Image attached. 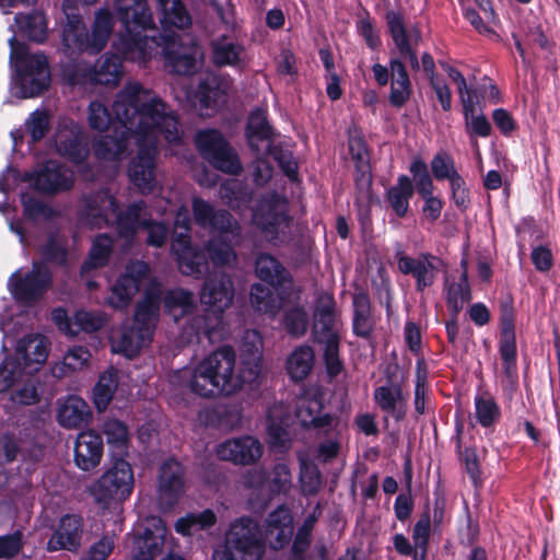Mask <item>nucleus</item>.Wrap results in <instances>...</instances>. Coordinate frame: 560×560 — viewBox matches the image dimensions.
<instances>
[{
    "instance_id": "1",
    "label": "nucleus",
    "mask_w": 560,
    "mask_h": 560,
    "mask_svg": "<svg viewBox=\"0 0 560 560\" xmlns=\"http://www.w3.org/2000/svg\"><path fill=\"white\" fill-rule=\"evenodd\" d=\"M113 113L119 126L114 136H102L93 143L97 159L118 162L127 156L133 142L137 154L128 165L130 182L142 194L158 187V148L163 138L168 145L182 143V133L173 110L152 91L139 82H127L113 103Z\"/></svg>"
},
{
    "instance_id": "2",
    "label": "nucleus",
    "mask_w": 560,
    "mask_h": 560,
    "mask_svg": "<svg viewBox=\"0 0 560 560\" xmlns=\"http://www.w3.org/2000/svg\"><path fill=\"white\" fill-rule=\"evenodd\" d=\"M240 369L231 347H221L194 365L174 371L168 383L174 390H187L203 398L232 395L254 381L261 368L262 339L257 330H246L241 342Z\"/></svg>"
},
{
    "instance_id": "3",
    "label": "nucleus",
    "mask_w": 560,
    "mask_h": 560,
    "mask_svg": "<svg viewBox=\"0 0 560 560\" xmlns=\"http://www.w3.org/2000/svg\"><path fill=\"white\" fill-rule=\"evenodd\" d=\"M161 300H163L166 312L175 320H178L195 306L191 292L177 289L168 291L161 298L160 287L153 285L145 292L143 300L138 303L132 324L125 325L112 334L110 341L114 352L133 358L151 342L159 318Z\"/></svg>"
},
{
    "instance_id": "4",
    "label": "nucleus",
    "mask_w": 560,
    "mask_h": 560,
    "mask_svg": "<svg viewBox=\"0 0 560 560\" xmlns=\"http://www.w3.org/2000/svg\"><path fill=\"white\" fill-rule=\"evenodd\" d=\"M82 217L91 228L115 224L119 236L127 243H131L141 229L148 232L147 244L150 246H163L168 236L167 225L152 220L143 201L131 203L125 211H119L108 191H100L86 198Z\"/></svg>"
},
{
    "instance_id": "5",
    "label": "nucleus",
    "mask_w": 560,
    "mask_h": 560,
    "mask_svg": "<svg viewBox=\"0 0 560 560\" xmlns=\"http://www.w3.org/2000/svg\"><path fill=\"white\" fill-rule=\"evenodd\" d=\"M114 7L124 26L116 49L128 61L144 65L159 52L160 42L142 35L154 30L155 22L148 0H115Z\"/></svg>"
},
{
    "instance_id": "6",
    "label": "nucleus",
    "mask_w": 560,
    "mask_h": 560,
    "mask_svg": "<svg viewBox=\"0 0 560 560\" xmlns=\"http://www.w3.org/2000/svg\"><path fill=\"white\" fill-rule=\"evenodd\" d=\"M66 23L62 30V45L66 52H89L96 55L102 51L114 31L115 18L107 8L95 11L90 28L83 18L63 4Z\"/></svg>"
},
{
    "instance_id": "7",
    "label": "nucleus",
    "mask_w": 560,
    "mask_h": 560,
    "mask_svg": "<svg viewBox=\"0 0 560 560\" xmlns=\"http://www.w3.org/2000/svg\"><path fill=\"white\" fill-rule=\"evenodd\" d=\"M191 206L196 223L220 234L207 245L211 261L217 266L233 264L236 260V254L226 238L240 236V224L228 211L215 210L212 205L199 197L192 198Z\"/></svg>"
},
{
    "instance_id": "8",
    "label": "nucleus",
    "mask_w": 560,
    "mask_h": 560,
    "mask_svg": "<svg viewBox=\"0 0 560 560\" xmlns=\"http://www.w3.org/2000/svg\"><path fill=\"white\" fill-rule=\"evenodd\" d=\"M10 59L18 73L21 96L34 97L45 91L50 83L47 58L39 52L31 54L24 45L18 44L15 36L9 39Z\"/></svg>"
},
{
    "instance_id": "9",
    "label": "nucleus",
    "mask_w": 560,
    "mask_h": 560,
    "mask_svg": "<svg viewBox=\"0 0 560 560\" xmlns=\"http://www.w3.org/2000/svg\"><path fill=\"white\" fill-rule=\"evenodd\" d=\"M265 544L256 521L250 517L235 520L225 535L222 550H215L212 560H260Z\"/></svg>"
},
{
    "instance_id": "10",
    "label": "nucleus",
    "mask_w": 560,
    "mask_h": 560,
    "mask_svg": "<svg viewBox=\"0 0 560 560\" xmlns=\"http://www.w3.org/2000/svg\"><path fill=\"white\" fill-rule=\"evenodd\" d=\"M340 329L341 325L336 317L332 296L320 295L314 314L313 335L314 339L324 346V358L330 375H337L341 370L338 355Z\"/></svg>"
},
{
    "instance_id": "11",
    "label": "nucleus",
    "mask_w": 560,
    "mask_h": 560,
    "mask_svg": "<svg viewBox=\"0 0 560 560\" xmlns=\"http://www.w3.org/2000/svg\"><path fill=\"white\" fill-rule=\"evenodd\" d=\"M62 75L71 85L102 84L116 86L122 79L124 66L117 55L105 54L93 68L82 62L66 65Z\"/></svg>"
},
{
    "instance_id": "12",
    "label": "nucleus",
    "mask_w": 560,
    "mask_h": 560,
    "mask_svg": "<svg viewBox=\"0 0 560 560\" xmlns=\"http://www.w3.org/2000/svg\"><path fill=\"white\" fill-rule=\"evenodd\" d=\"M175 229L183 231H175L172 241L171 250L176 256L178 269L183 275L191 276L195 278L201 277L208 269V262L203 253L190 245L188 232L191 226V219L189 210L186 207H180L175 215Z\"/></svg>"
},
{
    "instance_id": "13",
    "label": "nucleus",
    "mask_w": 560,
    "mask_h": 560,
    "mask_svg": "<svg viewBox=\"0 0 560 560\" xmlns=\"http://www.w3.org/2000/svg\"><path fill=\"white\" fill-rule=\"evenodd\" d=\"M252 222L269 241L285 235L290 225L288 200L278 194L262 197L253 210Z\"/></svg>"
},
{
    "instance_id": "14",
    "label": "nucleus",
    "mask_w": 560,
    "mask_h": 560,
    "mask_svg": "<svg viewBox=\"0 0 560 560\" xmlns=\"http://www.w3.org/2000/svg\"><path fill=\"white\" fill-rule=\"evenodd\" d=\"M133 483L130 464L119 458L91 486L90 491L101 503H108L112 500L124 501L131 494Z\"/></svg>"
},
{
    "instance_id": "15",
    "label": "nucleus",
    "mask_w": 560,
    "mask_h": 560,
    "mask_svg": "<svg viewBox=\"0 0 560 560\" xmlns=\"http://www.w3.org/2000/svg\"><path fill=\"white\" fill-rule=\"evenodd\" d=\"M196 145L200 154L217 170L229 174H237L242 171L237 154L219 131L212 129L199 131L196 136Z\"/></svg>"
},
{
    "instance_id": "16",
    "label": "nucleus",
    "mask_w": 560,
    "mask_h": 560,
    "mask_svg": "<svg viewBox=\"0 0 560 560\" xmlns=\"http://www.w3.org/2000/svg\"><path fill=\"white\" fill-rule=\"evenodd\" d=\"M349 151L352 159L358 162L360 175L357 178L358 185V215L363 225L370 222V207L373 200L371 175L368 165V150L361 133L357 129L349 130Z\"/></svg>"
},
{
    "instance_id": "17",
    "label": "nucleus",
    "mask_w": 560,
    "mask_h": 560,
    "mask_svg": "<svg viewBox=\"0 0 560 560\" xmlns=\"http://www.w3.org/2000/svg\"><path fill=\"white\" fill-rule=\"evenodd\" d=\"M24 180L40 192L55 195L71 189L74 184V175L66 165L57 161H47L32 173H26Z\"/></svg>"
},
{
    "instance_id": "18",
    "label": "nucleus",
    "mask_w": 560,
    "mask_h": 560,
    "mask_svg": "<svg viewBox=\"0 0 560 560\" xmlns=\"http://www.w3.org/2000/svg\"><path fill=\"white\" fill-rule=\"evenodd\" d=\"M392 38L399 56L409 61L413 71L420 69L416 48L421 42V32L417 25H407L402 16L394 11L386 14Z\"/></svg>"
},
{
    "instance_id": "19",
    "label": "nucleus",
    "mask_w": 560,
    "mask_h": 560,
    "mask_svg": "<svg viewBox=\"0 0 560 560\" xmlns=\"http://www.w3.org/2000/svg\"><path fill=\"white\" fill-rule=\"evenodd\" d=\"M51 282V276L43 264H34L31 272L22 276L14 272L9 279L8 287L13 296L23 303H31L43 295Z\"/></svg>"
},
{
    "instance_id": "20",
    "label": "nucleus",
    "mask_w": 560,
    "mask_h": 560,
    "mask_svg": "<svg viewBox=\"0 0 560 560\" xmlns=\"http://www.w3.org/2000/svg\"><path fill=\"white\" fill-rule=\"evenodd\" d=\"M149 267L143 261H133L126 267L117 282L112 287L108 304L115 308H124L129 305L133 295L139 291L147 278Z\"/></svg>"
},
{
    "instance_id": "21",
    "label": "nucleus",
    "mask_w": 560,
    "mask_h": 560,
    "mask_svg": "<svg viewBox=\"0 0 560 560\" xmlns=\"http://www.w3.org/2000/svg\"><path fill=\"white\" fill-rule=\"evenodd\" d=\"M54 142L57 152L74 163L84 161L89 154L81 128L72 119L62 118L59 120Z\"/></svg>"
},
{
    "instance_id": "22",
    "label": "nucleus",
    "mask_w": 560,
    "mask_h": 560,
    "mask_svg": "<svg viewBox=\"0 0 560 560\" xmlns=\"http://www.w3.org/2000/svg\"><path fill=\"white\" fill-rule=\"evenodd\" d=\"M234 298V287L232 279L226 273H220L210 277L205 283L200 292V302L217 318L225 310H228Z\"/></svg>"
},
{
    "instance_id": "23",
    "label": "nucleus",
    "mask_w": 560,
    "mask_h": 560,
    "mask_svg": "<svg viewBox=\"0 0 560 560\" xmlns=\"http://www.w3.org/2000/svg\"><path fill=\"white\" fill-rule=\"evenodd\" d=\"M262 453V444L252 435L226 440L217 447V454L220 459L238 465L255 464L260 459Z\"/></svg>"
},
{
    "instance_id": "24",
    "label": "nucleus",
    "mask_w": 560,
    "mask_h": 560,
    "mask_svg": "<svg viewBox=\"0 0 560 560\" xmlns=\"http://www.w3.org/2000/svg\"><path fill=\"white\" fill-rule=\"evenodd\" d=\"M162 54L166 66L178 74H190L196 69L200 50L196 45H182L175 35L163 38Z\"/></svg>"
},
{
    "instance_id": "25",
    "label": "nucleus",
    "mask_w": 560,
    "mask_h": 560,
    "mask_svg": "<svg viewBox=\"0 0 560 560\" xmlns=\"http://www.w3.org/2000/svg\"><path fill=\"white\" fill-rule=\"evenodd\" d=\"M166 532L160 517L148 518L142 534L135 537L132 560H154L162 552Z\"/></svg>"
},
{
    "instance_id": "26",
    "label": "nucleus",
    "mask_w": 560,
    "mask_h": 560,
    "mask_svg": "<svg viewBox=\"0 0 560 560\" xmlns=\"http://www.w3.org/2000/svg\"><path fill=\"white\" fill-rule=\"evenodd\" d=\"M83 536V522L78 515L61 517L57 529L47 542L49 551L68 550L78 551Z\"/></svg>"
},
{
    "instance_id": "27",
    "label": "nucleus",
    "mask_w": 560,
    "mask_h": 560,
    "mask_svg": "<svg viewBox=\"0 0 560 560\" xmlns=\"http://www.w3.org/2000/svg\"><path fill=\"white\" fill-rule=\"evenodd\" d=\"M293 535V517L288 508L280 505L272 511L265 525V539L272 549L287 546Z\"/></svg>"
},
{
    "instance_id": "28",
    "label": "nucleus",
    "mask_w": 560,
    "mask_h": 560,
    "mask_svg": "<svg viewBox=\"0 0 560 560\" xmlns=\"http://www.w3.org/2000/svg\"><path fill=\"white\" fill-rule=\"evenodd\" d=\"M184 492L183 468L174 459L166 460L161 467L159 477L160 503L171 508Z\"/></svg>"
},
{
    "instance_id": "29",
    "label": "nucleus",
    "mask_w": 560,
    "mask_h": 560,
    "mask_svg": "<svg viewBox=\"0 0 560 560\" xmlns=\"http://www.w3.org/2000/svg\"><path fill=\"white\" fill-rule=\"evenodd\" d=\"M48 353L49 340L43 335L31 334L16 342L13 358L26 369L35 365L33 370L37 371L46 362Z\"/></svg>"
},
{
    "instance_id": "30",
    "label": "nucleus",
    "mask_w": 560,
    "mask_h": 560,
    "mask_svg": "<svg viewBox=\"0 0 560 560\" xmlns=\"http://www.w3.org/2000/svg\"><path fill=\"white\" fill-rule=\"evenodd\" d=\"M103 457V440L93 431L81 432L74 444V463L81 470L96 468Z\"/></svg>"
},
{
    "instance_id": "31",
    "label": "nucleus",
    "mask_w": 560,
    "mask_h": 560,
    "mask_svg": "<svg viewBox=\"0 0 560 560\" xmlns=\"http://www.w3.org/2000/svg\"><path fill=\"white\" fill-rule=\"evenodd\" d=\"M159 22L164 31L189 28L192 19L182 0H155Z\"/></svg>"
},
{
    "instance_id": "32",
    "label": "nucleus",
    "mask_w": 560,
    "mask_h": 560,
    "mask_svg": "<svg viewBox=\"0 0 560 560\" xmlns=\"http://www.w3.org/2000/svg\"><path fill=\"white\" fill-rule=\"evenodd\" d=\"M436 261L434 257L421 256L411 258L404 256L398 260V268L406 275H412L417 281V289L423 291L432 285L436 278Z\"/></svg>"
},
{
    "instance_id": "33",
    "label": "nucleus",
    "mask_w": 560,
    "mask_h": 560,
    "mask_svg": "<svg viewBox=\"0 0 560 560\" xmlns=\"http://www.w3.org/2000/svg\"><path fill=\"white\" fill-rule=\"evenodd\" d=\"M196 98L201 115L210 116L226 101V86L215 75H209L197 90Z\"/></svg>"
},
{
    "instance_id": "34",
    "label": "nucleus",
    "mask_w": 560,
    "mask_h": 560,
    "mask_svg": "<svg viewBox=\"0 0 560 560\" xmlns=\"http://www.w3.org/2000/svg\"><path fill=\"white\" fill-rule=\"evenodd\" d=\"M89 405L79 396L71 395L58 404L57 420L66 429H79L89 422Z\"/></svg>"
},
{
    "instance_id": "35",
    "label": "nucleus",
    "mask_w": 560,
    "mask_h": 560,
    "mask_svg": "<svg viewBox=\"0 0 560 560\" xmlns=\"http://www.w3.org/2000/svg\"><path fill=\"white\" fill-rule=\"evenodd\" d=\"M373 397L381 410L392 415L396 420L404 418L407 397L402 393L400 384L388 383L378 386L374 389Z\"/></svg>"
},
{
    "instance_id": "36",
    "label": "nucleus",
    "mask_w": 560,
    "mask_h": 560,
    "mask_svg": "<svg viewBox=\"0 0 560 560\" xmlns=\"http://www.w3.org/2000/svg\"><path fill=\"white\" fill-rule=\"evenodd\" d=\"M268 436L270 447L279 452H285L290 448L291 440L285 429L288 417L283 404H275L268 409Z\"/></svg>"
},
{
    "instance_id": "37",
    "label": "nucleus",
    "mask_w": 560,
    "mask_h": 560,
    "mask_svg": "<svg viewBox=\"0 0 560 560\" xmlns=\"http://www.w3.org/2000/svg\"><path fill=\"white\" fill-rule=\"evenodd\" d=\"M322 401L310 392L298 399L295 415L303 427L325 428L330 425L331 417L322 413Z\"/></svg>"
},
{
    "instance_id": "38",
    "label": "nucleus",
    "mask_w": 560,
    "mask_h": 560,
    "mask_svg": "<svg viewBox=\"0 0 560 560\" xmlns=\"http://www.w3.org/2000/svg\"><path fill=\"white\" fill-rule=\"evenodd\" d=\"M390 93L389 102L396 107H401L411 95V83L406 67L399 58L389 60Z\"/></svg>"
},
{
    "instance_id": "39",
    "label": "nucleus",
    "mask_w": 560,
    "mask_h": 560,
    "mask_svg": "<svg viewBox=\"0 0 560 560\" xmlns=\"http://www.w3.org/2000/svg\"><path fill=\"white\" fill-rule=\"evenodd\" d=\"M256 276L269 283L272 288L284 287L288 280V273L284 267L277 258L269 254H259L255 261Z\"/></svg>"
},
{
    "instance_id": "40",
    "label": "nucleus",
    "mask_w": 560,
    "mask_h": 560,
    "mask_svg": "<svg viewBox=\"0 0 560 560\" xmlns=\"http://www.w3.org/2000/svg\"><path fill=\"white\" fill-rule=\"evenodd\" d=\"M12 31L32 40L42 43L46 37V19L40 12L31 14H18L14 18Z\"/></svg>"
},
{
    "instance_id": "41",
    "label": "nucleus",
    "mask_w": 560,
    "mask_h": 560,
    "mask_svg": "<svg viewBox=\"0 0 560 560\" xmlns=\"http://www.w3.org/2000/svg\"><path fill=\"white\" fill-rule=\"evenodd\" d=\"M91 360V352L82 346H73L65 353L61 362L56 363L51 373L55 377L61 378L68 373L82 371L88 368Z\"/></svg>"
},
{
    "instance_id": "42",
    "label": "nucleus",
    "mask_w": 560,
    "mask_h": 560,
    "mask_svg": "<svg viewBox=\"0 0 560 560\" xmlns=\"http://www.w3.org/2000/svg\"><path fill=\"white\" fill-rule=\"evenodd\" d=\"M103 433L115 456L122 458L127 455L130 436L125 423L116 419H108L103 424Z\"/></svg>"
},
{
    "instance_id": "43",
    "label": "nucleus",
    "mask_w": 560,
    "mask_h": 560,
    "mask_svg": "<svg viewBox=\"0 0 560 560\" xmlns=\"http://www.w3.org/2000/svg\"><path fill=\"white\" fill-rule=\"evenodd\" d=\"M118 386V373L110 368L102 373L93 388V402L98 411H104L110 404Z\"/></svg>"
},
{
    "instance_id": "44",
    "label": "nucleus",
    "mask_w": 560,
    "mask_h": 560,
    "mask_svg": "<svg viewBox=\"0 0 560 560\" xmlns=\"http://www.w3.org/2000/svg\"><path fill=\"white\" fill-rule=\"evenodd\" d=\"M500 354L506 377L513 380L515 377L516 366V342L513 324L508 319H504L503 322Z\"/></svg>"
},
{
    "instance_id": "45",
    "label": "nucleus",
    "mask_w": 560,
    "mask_h": 560,
    "mask_svg": "<svg viewBox=\"0 0 560 560\" xmlns=\"http://www.w3.org/2000/svg\"><path fill=\"white\" fill-rule=\"evenodd\" d=\"M314 364V352L308 346L295 348L287 359V371L294 381L304 380Z\"/></svg>"
},
{
    "instance_id": "46",
    "label": "nucleus",
    "mask_w": 560,
    "mask_h": 560,
    "mask_svg": "<svg viewBox=\"0 0 560 560\" xmlns=\"http://www.w3.org/2000/svg\"><path fill=\"white\" fill-rule=\"evenodd\" d=\"M250 304L258 312L275 316L282 307L283 299L270 288L256 283L250 290Z\"/></svg>"
},
{
    "instance_id": "47",
    "label": "nucleus",
    "mask_w": 560,
    "mask_h": 560,
    "mask_svg": "<svg viewBox=\"0 0 560 560\" xmlns=\"http://www.w3.org/2000/svg\"><path fill=\"white\" fill-rule=\"evenodd\" d=\"M412 195L411 180L405 175L400 176L397 184L387 190V201L396 215L402 218L407 214Z\"/></svg>"
},
{
    "instance_id": "48",
    "label": "nucleus",
    "mask_w": 560,
    "mask_h": 560,
    "mask_svg": "<svg viewBox=\"0 0 560 560\" xmlns=\"http://www.w3.org/2000/svg\"><path fill=\"white\" fill-rule=\"evenodd\" d=\"M40 394V382L31 372L12 389L10 400L16 406H33L39 402Z\"/></svg>"
},
{
    "instance_id": "49",
    "label": "nucleus",
    "mask_w": 560,
    "mask_h": 560,
    "mask_svg": "<svg viewBox=\"0 0 560 560\" xmlns=\"http://www.w3.org/2000/svg\"><path fill=\"white\" fill-rule=\"evenodd\" d=\"M217 516L213 511L205 510L199 513H189L175 523V530L183 536H192L200 530L214 525Z\"/></svg>"
},
{
    "instance_id": "50",
    "label": "nucleus",
    "mask_w": 560,
    "mask_h": 560,
    "mask_svg": "<svg viewBox=\"0 0 560 560\" xmlns=\"http://www.w3.org/2000/svg\"><path fill=\"white\" fill-rule=\"evenodd\" d=\"M271 129L267 122L265 112L257 109L252 113L247 125V137L253 150L259 151L258 142L265 143L266 150L270 149L269 137Z\"/></svg>"
},
{
    "instance_id": "51",
    "label": "nucleus",
    "mask_w": 560,
    "mask_h": 560,
    "mask_svg": "<svg viewBox=\"0 0 560 560\" xmlns=\"http://www.w3.org/2000/svg\"><path fill=\"white\" fill-rule=\"evenodd\" d=\"M113 247V240L107 234H101L93 241L89 258L81 267L82 276L89 271L103 267L109 257Z\"/></svg>"
},
{
    "instance_id": "52",
    "label": "nucleus",
    "mask_w": 560,
    "mask_h": 560,
    "mask_svg": "<svg viewBox=\"0 0 560 560\" xmlns=\"http://www.w3.org/2000/svg\"><path fill=\"white\" fill-rule=\"evenodd\" d=\"M460 265L463 268L460 280L457 283L446 284L447 305L454 315H457L464 304L470 300L466 260H463Z\"/></svg>"
},
{
    "instance_id": "53",
    "label": "nucleus",
    "mask_w": 560,
    "mask_h": 560,
    "mask_svg": "<svg viewBox=\"0 0 560 560\" xmlns=\"http://www.w3.org/2000/svg\"><path fill=\"white\" fill-rule=\"evenodd\" d=\"M31 371L13 357H7L0 364V393L13 389Z\"/></svg>"
},
{
    "instance_id": "54",
    "label": "nucleus",
    "mask_w": 560,
    "mask_h": 560,
    "mask_svg": "<svg viewBox=\"0 0 560 560\" xmlns=\"http://www.w3.org/2000/svg\"><path fill=\"white\" fill-rule=\"evenodd\" d=\"M353 331L360 337H369L373 329V319L370 312V301L365 294L353 298Z\"/></svg>"
},
{
    "instance_id": "55",
    "label": "nucleus",
    "mask_w": 560,
    "mask_h": 560,
    "mask_svg": "<svg viewBox=\"0 0 560 560\" xmlns=\"http://www.w3.org/2000/svg\"><path fill=\"white\" fill-rule=\"evenodd\" d=\"M106 315L102 312L77 311L73 315V330H71V336H77L82 331H97L106 324Z\"/></svg>"
},
{
    "instance_id": "56",
    "label": "nucleus",
    "mask_w": 560,
    "mask_h": 560,
    "mask_svg": "<svg viewBox=\"0 0 560 560\" xmlns=\"http://www.w3.org/2000/svg\"><path fill=\"white\" fill-rule=\"evenodd\" d=\"M242 47L225 38L214 40L212 44V58L218 66H236L242 61Z\"/></svg>"
},
{
    "instance_id": "57",
    "label": "nucleus",
    "mask_w": 560,
    "mask_h": 560,
    "mask_svg": "<svg viewBox=\"0 0 560 560\" xmlns=\"http://www.w3.org/2000/svg\"><path fill=\"white\" fill-rule=\"evenodd\" d=\"M431 171L438 180L447 179L450 183L460 177L454 159L445 151L438 152L431 161Z\"/></svg>"
},
{
    "instance_id": "58",
    "label": "nucleus",
    "mask_w": 560,
    "mask_h": 560,
    "mask_svg": "<svg viewBox=\"0 0 560 560\" xmlns=\"http://www.w3.org/2000/svg\"><path fill=\"white\" fill-rule=\"evenodd\" d=\"M475 415L482 427H490L500 417V409L493 398L477 396L475 398Z\"/></svg>"
},
{
    "instance_id": "59",
    "label": "nucleus",
    "mask_w": 560,
    "mask_h": 560,
    "mask_svg": "<svg viewBox=\"0 0 560 560\" xmlns=\"http://www.w3.org/2000/svg\"><path fill=\"white\" fill-rule=\"evenodd\" d=\"M292 482L291 471L285 464H277L268 480V497L270 494L287 492Z\"/></svg>"
},
{
    "instance_id": "60",
    "label": "nucleus",
    "mask_w": 560,
    "mask_h": 560,
    "mask_svg": "<svg viewBox=\"0 0 560 560\" xmlns=\"http://www.w3.org/2000/svg\"><path fill=\"white\" fill-rule=\"evenodd\" d=\"M308 326L306 312L301 307H294L285 313L284 327L287 331L295 337L303 336Z\"/></svg>"
},
{
    "instance_id": "61",
    "label": "nucleus",
    "mask_w": 560,
    "mask_h": 560,
    "mask_svg": "<svg viewBox=\"0 0 560 560\" xmlns=\"http://www.w3.org/2000/svg\"><path fill=\"white\" fill-rule=\"evenodd\" d=\"M220 196L232 209H241V203L248 201V195L241 190L236 179H230L220 187Z\"/></svg>"
},
{
    "instance_id": "62",
    "label": "nucleus",
    "mask_w": 560,
    "mask_h": 560,
    "mask_svg": "<svg viewBox=\"0 0 560 560\" xmlns=\"http://www.w3.org/2000/svg\"><path fill=\"white\" fill-rule=\"evenodd\" d=\"M88 121L92 129L104 131L108 128L112 117L103 103L94 101L89 105Z\"/></svg>"
},
{
    "instance_id": "63",
    "label": "nucleus",
    "mask_w": 560,
    "mask_h": 560,
    "mask_svg": "<svg viewBox=\"0 0 560 560\" xmlns=\"http://www.w3.org/2000/svg\"><path fill=\"white\" fill-rule=\"evenodd\" d=\"M21 199L24 208V214L28 219L38 220L49 219L52 217L54 210L42 200L31 197L27 194H22Z\"/></svg>"
},
{
    "instance_id": "64",
    "label": "nucleus",
    "mask_w": 560,
    "mask_h": 560,
    "mask_svg": "<svg viewBox=\"0 0 560 560\" xmlns=\"http://www.w3.org/2000/svg\"><path fill=\"white\" fill-rule=\"evenodd\" d=\"M465 129L470 138H486L491 132V125L482 113H474L464 117Z\"/></svg>"
}]
</instances>
